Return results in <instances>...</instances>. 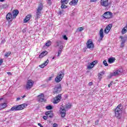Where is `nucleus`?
I'll return each mask as SVG.
<instances>
[{"label": "nucleus", "instance_id": "obj_46", "mask_svg": "<svg viewBox=\"0 0 127 127\" xmlns=\"http://www.w3.org/2000/svg\"><path fill=\"white\" fill-rule=\"evenodd\" d=\"M2 62H3L2 59L0 60V66L1 65V64H2Z\"/></svg>", "mask_w": 127, "mask_h": 127}, {"label": "nucleus", "instance_id": "obj_12", "mask_svg": "<svg viewBox=\"0 0 127 127\" xmlns=\"http://www.w3.org/2000/svg\"><path fill=\"white\" fill-rule=\"evenodd\" d=\"M96 64H98V61H94L93 62L90 63L89 65H87V69H92Z\"/></svg>", "mask_w": 127, "mask_h": 127}, {"label": "nucleus", "instance_id": "obj_22", "mask_svg": "<svg viewBox=\"0 0 127 127\" xmlns=\"http://www.w3.org/2000/svg\"><path fill=\"white\" fill-rule=\"evenodd\" d=\"M77 3H78V0H72L69 3V4L70 5H76Z\"/></svg>", "mask_w": 127, "mask_h": 127}, {"label": "nucleus", "instance_id": "obj_62", "mask_svg": "<svg viewBox=\"0 0 127 127\" xmlns=\"http://www.w3.org/2000/svg\"><path fill=\"white\" fill-rule=\"evenodd\" d=\"M55 58V57H53V59H54Z\"/></svg>", "mask_w": 127, "mask_h": 127}, {"label": "nucleus", "instance_id": "obj_61", "mask_svg": "<svg viewBox=\"0 0 127 127\" xmlns=\"http://www.w3.org/2000/svg\"><path fill=\"white\" fill-rule=\"evenodd\" d=\"M48 1H51V0H48Z\"/></svg>", "mask_w": 127, "mask_h": 127}, {"label": "nucleus", "instance_id": "obj_23", "mask_svg": "<svg viewBox=\"0 0 127 127\" xmlns=\"http://www.w3.org/2000/svg\"><path fill=\"white\" fill-rule=\"evenodd\" d=\"M7 107V105H6V103H1L0 104V110H2L3 109H5Z\"/></svg>", "mask_w": 127, "mask_h": 127}, {"label": "nucleus", "instance_id": "obj_21", "mask_svg": "<svg viewBox=\"0 0 127 127\" xmlns=\"http://www.w3.org/2000/svg\"><path fill=\"white\" fill-rule=\"evenodd\" d=\"M48 53V52H47V51H45L41 53L40 54V55H39V58H43V57H44V56H46V55H47V54Z\"/></svg>", "mask_w": 127, "mask_h": 127}, {"label": "nucleus", "instance_id": "obj_26", "mask_svg": "<svg viewBox=\"0 0 127 127\" xmlns=\"http://www.w3.org/2000/svg\"><path fill=\"white\" fill-rule=\"evenodd\" d=\"M105 74L104 71H102L98 74V78L99 79H102V77H103V75Z\"/></svg>", "mask_w": 127, "mask_h": 127}, {"label": "nucleus", "instance_id": "obj_14", "mask_svg": "<svg viewBox=\"0 0 127 127\" xmlns=\"http://www.w3.org/2000/svg\"><path fill=\"white\" fill-rule=\"evenodd\" d=\"M112 26H113V25L112 24H109L105 28L104 30L105 33L108 34L109 32H110V30H111V29L112 28Z\"/></svg>", "mask_w": 127, "mask_h": 127}, {"label": "nucleus", "instance_id": "obj_7", "mask_svg": "<svg viewBox=\"0 0 127 127\" xmlns=\"http://www.w3.org/2000/svg\"><path fill=\"white\" fill-rule=\"evenodd\" d=\"M61 85H56L53 90L54 94H59L62 91Z\"/></svg>", "mask_w": 127, "mask_h": 127}, {"label": "nucleus", "instance_id": "obj_15", "mask_svg": "<svg viewBox=\"0 0 127 127\" xmlns=\"http://www.w3.org/2000/svg\"><path fill=\"white\" fill-rule=\"evenodd\" d=\"M32 15H31V14H28L26 16L25 18L24 19V22H25V23H26L27 21H29V20H30V18H32Z\"/></svg>", "mask_w": 127, "mask_h": 127}, {"label": "nucleus", "instance_id": "obj_58", "mask_svg": "<svg viewBox=\"0 0 127 127\" xmlns=\"http://www.w3.org/2000/svg\"><path fill=\"white\" fill-rule=\"evenodd\" d=\"M4 0H0V1L2 2V1H4Z\"/></svg>", "mask_w": 127, "mask_h": 127}, {"label": "nucleus", "instance_id": "obj_51", "mask_svg": "<svg viewBox=\"0 0 127 127\" xmlns=\"http://www.w3.org/2000/svg\"><path fill=\"white\" fill-rule=\"evenodd\" d=\"M99 124V120H97L96 122H95V125H97Z\"/></svg>", "mask_w": 127, "mask_h": 127}, {"label": "nucleus", "instance_id": "obj_34", "mask_svg": "<svg viewBox=\"0 0 127 127\" xmlns=\"http://www.w3.org/2000/svg\"><path fill=\"white\" fill-rule=\"evenodd\" d=\"M82 30H84V28L83 27H79L77 28V31H79V32H81Z\"/></svg>", "mask_w": 127, "mask_h": 127}, {"label": "nucleus", "instance_id": "obj_35", "mask_svg": "<svg viewBox=\"0 0 127 127\" xmlns=\"http://www.w3.org/2000/svg\"><path fill=\"white\" fill-rule=\"evenodd\" d=\"M51 114H52V111H47L45 113L46 116H49Z\"/></svg>", "mask_w": 127, "mask_h": 127}, {"label": "nucleus", "instance_id": "obj_45", "mask_svg": "<svg viewBox=\"0 0 127 127\" xmlns=\"http://www.w3.org/2000/svg\"><path fill=\"white\" fill-rule=\"evenodd\" d=\"M98 0H90L91 2H96Z\"/></svg>", "mask_w": 127, "mask_h": 127}, {"label": "nucleus", "instance_id": "obj_25", "mask_svg": "<svg viewBox=\"0 0 127 127\" xmlns=\"http://www.w3.org/2000/svg\"><path fill=\"white\" fill-rule=\"evenodd\" d=\"M8 7V5H7V4H6V3L0 5L1 8H3V9H5V8H7Z\"/></svg>", "mask_w": 127, "mask_h": 127}, {"label": "nucleus", "instance_id": "obj_57", "mask_svg": "<svg viewBox=\"0 0 127 127\" xmlns=\"http://www.w3.org/2000/svg\"><path fill=\"white\" fill-rule=\"evenodd\" d=\"M59 14H62V11H60L59 12Z\"/></svg>", "mask_w": 127, "mask_h": 127}, {"label": "nucleus", "instance_id": "obj_30", "mask_svg": "<svg viewBox=\"0 0 127 127\" xmlns=\"http://www.w3.org/2000/svg\"><path fill=\"white\" fill-rule=\"evenodd\" d=\"M10 54H11V52H8L5 54L4 56H5V57H6L7 58V57H8V56H9L10 55Z\"/></svg>", "mask_w": 127, "mask_h": 127}, {"label": "nucleus", "instance_id": "obj_37", "mask_svg": "<svg viewBox=\"0 0 127 127\" xmlns=\"http://www.w3.org/2000/svg\"><path fill=\"white\" fill-rule=\"evenodd\" d=\"M103 64L105 65V66H108V63H107V61H103Z\"/></svg>", "mask_w": 127, "mask_h": 127}, {"label": "nucleus", "instance_id": "obj_2", "mask_svg": "<svg viewBox=\"0 0 127 127\" xmlns=\"http://www.w3.org/2000/svg\"><path fill=\"white\" fill-rule=\"evenodd\" d=\"M123 112V106L119 104L117 107L115 109L114 113L115 114V116L117 119H121L122 113Z\"/></svg>", "mask_w": 127, "mask_h": 127}, {"label": "nucleus", "instance_id": "obj_55", "mask_svg": "<svg viewBox=\"0 0 127 127\" xmlns=\"http://www.w3.org/2000/svg\"><path fill=\"white\" fill-rule=\"evenodd\" d=\"M111 86H112V83H110V84L108 85L109 88H110V87H111Z\"/></svg>", "mask_w": 127, "mask_h": 127}, {"label": "nucleus", "instance_id": "obj_42", "mask_svg": "<svg viewBox=\"0 0 127 127\" xmlns=\"http://www.w3.org/2000/svg\"><path fill=\"white\" fill-rule=\"evenodd\" d=\"M53 127H58V125H57V124H56V123H55L53 124Z\"/></svg>", "mask_w": 127, "mask_h": 127}, {"label": "nucleus", "instance_id": "obj_36", "mask_svg": "<svg viewBox=\"0 0 127 127\" xmlns=\"http://www.w3.org/2000/svg\"><path fill=\"white\" fill-rule=\"evenodd\" d=\"M120 38L122 39V42L123 43H125L126 42V39H125L124 37H123V36H121Z\"/></svg>", "mask_w": 127, "mask_h": 127}, {"label": "nucleus", "instance_id": "obj_39", "mask_svg": "<svg viewBox=\"0 0 127 127\" xmlns=\"http://www.w3.org/2000/svg\"><path fill=\"white\" fill-rule=\"evenodd\" d=\"M63 50V45H61L60 48H59V50L62 51Z\"/></svg>", "mask_w": 127, "mask_h": 127}, {"label": "nucleus", "instance_id": "obj_32", "mask_svg": "<svg viewBox=\"0 0 127 127\" xmlns=\"http://www.w3.org/2000/svg\"><path fill=\"white\" fill-rule=\"evenodd\" d=\"M46 109L47 110H52V109H53V107H52V106L51 105H49L46 106Z\"/></svg>", "mask_w": 127, "mask_h": 127}, {"label": "nucleus", "instance_id": "obj_4", "mask_svg": "<svg viewBox=\"0 0 127 127\" xmlns=\"http://www.w3.org/2000/svg\"><path fill=\"white\" fill-rule=\"evenodd\" d=\"M64 75H65V74L64 73V71L63 70H61L58 72V75L55 79L56 83L61 82V81H62V79H63V77H64Z\"/></svg>", "mask_w": 127, "mask_h": 127}, {"label": "nucleus", "instance_id": "obj_18", "mask_svg": "<svg viewBox=\"0 0 127 127\" xmlns=\"http://www.w3.org/2000/svg\"><path fill=\"white\" fill-rule=\"evenodd\" d=\"M38 99L40 102H43L44 101V94L41 93L40 95L38 96Z\"/></svg>", "mask_w": 127, "mask_h": 127}, {"label": "nucleus", "instance_id": "obj_10", "mask_svg": "<svg viewBox=\"0 0 127 127\" xmlns=\"http://www.w3.org/2000/svg\"><path fill=\"white\" fill-rule=\"evenodd\" d=\"M122 74V71L121 69H118L114 71L113 73H110V78H112L114 76H118V75H121Z\"/></svg>", "mask_w": 127, "mask_h": 127}, {"label": "nucleus", "instance_id": "obj_16", "mask_svg": "<svg viewBox=\"0 0 127 127\" xmlns=\"http://www.w3.org/2000/svg\"><path fill=\"white\" fill-rule=\"evenodd\" d=\"M61 114L62 118H65V116H66V110H65V108H61Z\"/></svg>", "mask_w": 127, "mask_h": 127}, {"label": "nucleus", "instance_id": "obj_11", "mask_svg": "<svg viewBox=\"0 0 127 127\" xmlns=\"http://www.w3.org/2000/svg\"><path fill=\"white\" fill-rule=\"evenodd\" d=\"M6 18L8 21H12V19H13V16L12 15L11 13L9 12L7 14L6 16Z\"/></svg>", "mask_w": 127, "mask_h": 127}, {"label": "nucleus", "instance_id": "obj_53", "mask_svg": "<svg viewBox=\"0 0 127 127\" xmlns=\"http://www.w3.org/2000/svg\"><path fill=\"white\" fill-rule=\"evenodd\" d=\"M52 80V77H50L49 78V81H51Z\"/></svg>", "mask_w": 127, "mask_h": 127}, {"label": "nucleus", "instance_id": "obj_6", "mask_svg": "<svg viewBox=\"0 0 127 127\" xmlns=\"http://www.w3.org/2000/svg\"><path fill=\"white\" fill-rule=\"evenodd\" d=\"M33 84H34V82L32 80H29L27 82L26 85L25 86V88L26 90H30L32 87H33Z\"/></svg>", "mask_w": 127, "mask_h": 127}, {"label": "nucleus", "instance_id": "obj_52", "mask_svg": "<svg viewBox=\"0 0 127 127\" xmlns=\"http://www.w3.org/2000/svg\"><path fill=\"white\" fill-rule=\"evenodd\" d=\"M10 111H11V110H10V109H9V110L5 111V113H9Z\"/></svg>", "mask_w": 127, "mask_h": 127}, {"label": "nucleus", "instance_id": "obj_54", "mask_svg": "<svg viewBox=\"0 0 127 127\" xmlns=\"http://www.w3.org/2000/svg\"><path fill=\"white\" fill-rule=\"evenodd\" d=\"M7 74H8V75H11V72H7Z\"/></svg>", "mask_w": 127, "mask_h": 127}, {"label": "nucleus", "instance_id": "obj_33", "mask_svg": "<svg viewBox=\"0 0 127 127\" xmlns=\"http://www.w3.org/2000/svg\"><path fill=\"white\" fill-rule=\"evenodd\" d=\"M61 8H67V6L65 4L62 3Z\"/></svg>", "mask_w": 127, "mask_h": 127}, {"label": "nucleus", "instance_id": "obj_5", "mask_svg": "<svg viewBox=\"0 0 127 127\" xmlns=\"http://www.w3.org/2000/svg\"><path fill=\"white\" fill-rule=\"evenodd\" d=\"M86 44V49H93L94 47V43H93V41L91 39L88 40Z\"/></svg>", "mask_w": 127, "mask_h": 127}, {"label": "nucleus", "instance_id": "obj_27", "mask_svg": "<svg viewBox=\"0 0 127 127\" xmlns=\"http://www.w3.org/2000/svg\"><path fill=\"white\" fill-rule=\"evenodd\" d=\"M127 28H126V27H125L122 31V34H125V33H127Z\"/></svg>", "mask_w": 127, "mask_h": 127}, {"label": "nucleus", "instance_id": "obj_24", "mask_svg": "<svg viewBox=\"0 0 127 127\" xmlns=\"http://www.w3.org/2000/svg\"><path fill=\"white\" fill-rule=\"evenodd\" d=\"M116 60V59H115V58H110L108 59V63L110 64H111V63H114V62H115V61Z\"/></svg>", "mask_w": 127, "mask_h": 127}, {"label": "nucleus", "instance_id": "obj_44", "mask_svg": "<svg viewBox=\"0 0 127 127\" xmlns=\"http://www.w3.org/2000/svg\"><path fill=\"white\" fill-rule=\"evenodd\" d=\"M60 43H61V41L57 42V46H59V44H60Z\"/></svg>", "mask_w": 127, "mask_h": 127}, {"label": "nucleus", "instance_id": "obj_49", "mask_svg": "<svg viewBox=\"0 0 127 127\" xmlns=\"http://www.w3.org/2000/svg\"><path fill=\"white\" fill-rule=\"evenodd\" d=\"M38 126H39V127H43V126H42V125H41V124H40V123H38Z\"/></svg>", "mask_w": 127, "mask_h": 127}, {"label": "nucleus", "instance_id": "obj_56", "mask_svg": "<svg viewBox=\"0 0 127 127\" xmlns=\"http://www.w3.org/2000/svg\"><path fill=\"white\" fill-rule=\"evenodd\" d=\"M19 100H20V98H17L16 99V101H19Z\"/></svg>", "mask_w": 127, "mask_h": 127}, {"label": "nucleus", "instance_id": "obj_1", "mask_svg": "<svg viewBox=\"0 0 127 127\" xmlns=\"http://www.w3.org/2000/svg\"><path fill=\"white\" fill-rule=\"evenodd\" d=\"M43 9V4L42 3H40L38 6V8L36 10V15L35 16V20L36 21H37L39 18H40V16H41V11Z\"/></svg>", "mask_w": 127, "mask_h": 127}, {"label": "nucleus", "instance_id": "obj_40", "mask_svg": "<svg viewBox=\"0 0 127 127\" xmlns=\"http://www.w3.org/2000/svg\"><path fill=\"white\" fill-rule=\"evenodd\" d=\"M62 52V51L59 50L58 55V57H59L60 56V55H61Z\"/></svg>", "mask_w": 127, "mask_h": 127}, {"label": "nucleus", "instance_id": "obj_50", "mask_svg": "<svg viewBox=\"0 0 127 127\" xmlns=\"http://www.w3.org/2000/svg\"><path fill=\"white\" fill-rule=\"evenodd\" d=\"M48 4H49V5H51V1L48 0Z\"/></svg>", "mask_w": 127, "mask_h": 127}, {"label": "nucleus", "instance_id": "obj_13", "mask_svg": "<svg viewBox=\"0 0 127 127\" xmlns=\"http://www.w3.org/2000/svg\"><path fill=\"white\" fill-rule=\"evenodd\" d=\"M100 3L102 6H108L109 5V0H101Z\"/></svg>", "mask_w": 127, "mask_h": 127}, {"label": "nucleus", "instance_id": "obj_60", "mask_svg": "<svg viewBox=\"0 0 127 127\" xmlns=\"http://www.w3.org/2000/svg\"><path fill=\"white\" fill-rule=\"evenodd\" d=\"M3 98H0V101H1Z\"/></svg>", "mask_w": 127, "mask_h": 127}, {"label": "nucleus", "instance_id": "obj_48", "mask_svg": "<svg viewBox=\"0 0 127 127\" xmlns=\"http://www.w3.org/2000/svg\"><path fill=\"white\" fill-rule=\"evenodd\" d=\"M43 119L44 120H47V117H46V116H43Z\"/></svg>", "mask_w": 127, "mask_h": 127}, {"label": "nucleus", "instance_id": "obj_19", "mask_svg": "<svg viewBox=\"0 0 127 127\" xmlns=\"http://www.w3.org/2000/svg\"><path fill=\"white\" fill-rule=\"evenodd\" d=\"M99 35L100 40H102L103 38H104V30L102 28L100 30Z\"/></svg>", "mask_w": 127, "mask_h": 127}, {"label": "nucleus", "instance_id": "obj_20", "mask_svg": "<svg viewBox=\"0 0 127 127\" xmlns=\"http://www.w3.org/2000/svg\"><path fill=\"white\" fill-rule=\"evenodd\" d=\"M48 63H49V60H47L43 64L40 65L39 67H40V68H44L45 66H47V65H48Z\"/></svg>", "mask_w": 127, "mask_h": 127}, {"label": "nucleus", "instance_id": "obj_3", "mask_svg": "<svg viewBox=\"0 0 127 127\" xmlns=\"http://www.w3.org/2000/svg\"><path fill=\"white\" fill-rule=\"evenodd\" d=\"M27 107V104H23L21 105H16L13 106L10 109V111H21L23 110V109H25Z\"/></svg>", "mask_w": 127, "mask_h": 127}, {"label": "nucleus", "instance_id": "obj_9", "mask_svg": "<svg viewBox=\"0 0 127 127\" xmlns=\"http://www.w3.org/2000/svg\"><path fill=\"white\" fill-rule=\"evenodd\" d=\"M61 99H62V95L59 94L54 98V100L53 101L54 104H58V103L60 102Z\"/></svg>", "mask_w": 127, "mask_h": 127}, {"label": "nucleus", "instance_id": "obj_28", "mask_svg": "<svg viewBox=\"0 0 127 127\" xmlns=\"http://www.w3.org/2000/svg\"><path fill=\"white\" fill-rule=\"evenodd\" d=\"M69 1V0H61V3L63 4H67Z\"/></svg>", "mask_w": 127, "mask_h": 127}, {"label": "nucleus", "instance_id": "obj_41", "mask_svg": "<svg viewBox=\"0 0 127 127\" xmlns=\"http://www.w3.org/2000/svg\"><path fill=\"white\" fill-rule=\"evenodd\" d=\"M47 117H49V118H53V114L52 113L50 115H47Z\"/></svg>", "mask_w": 127, "mask_h": 127}, {"label": "nucleus", "instance_id": "obj_38", "mask_svg": "<svg viewBox=\"0 0 127 127\" xmlns=\"http://www.w3.org/2000/svg\"><path fill=\"white\" fill-rule=\"evenodd\" d=\"M63 38L64 40H68V37L66 35L63 36Z\"/></svg>", "mask_w": 127, "mask_h": 127}, {"label": "nucleus", "instance_id": "obj_8", "mask_svg": "<svg viewBox=\"0 0 127 127\" xmlns=\"http://www.w3.org/2000/svg\"><path fill=\"white\" fill-rule=\"evenodd\" d=\"M103 17L104 18H111V17H113V13L110 11L105 12L103 14Z\"/></svg>", "mask_w": 127, "mask_h": 127}, {"label": "nucleus", "instance_id": "obj_31", "mask_svg": "<svg viewBox=\"0 0 127 127\" xmlns=\"http://www.w3.org/2000/svg\"><path fill=\"white\" fill-rule=\"evenodd\" d=\"M64 109H71V105L66 104L64 106Z\"/></svg>", "mask_w": 127, "mask_h": 127}, {"label": "nucleus", "instance_id": "obj_47", "mask_svg": "<svg viewBox=\"0 0 127 127\" xmlns=\"http://www.w3.org/2000/svg\"><path fill=\"white\" fill-rule=\"evenodd\" d=\"M89 86H92L93 85V82H90L88 83Z\"/></svg>", "mask_w": 127, "mask_h": 127}, {"label": "nucleus", "instance_id": "obj_29", "mask_svg": "<svg viewBox=\"0 0 127 127\" xmlns=\"http://www.w3.org/2000/svg\"><path fill=\"white\" fill-rule=\"evenodd\" d=\"M46 46L49 47L51 45V41H49L45 44Z\"/></svg>", "mask_w": 127, "mask_h": 127}, {"label": "nucleus", "instance_id": "obj_17", "mask_svg": "<svg viewBox=\"0 0 127 127\" xmlns=\"http://www.w3.org/2000/svg\"><path fill=\"white\" fill-rule=\"evenodd\" d=\"M19 13V11H18V10L15 9L13 10L12 11V14H13V19L15 18L16 16H17V15Z\"/></svg>", "mask_w": 127, "mask_h": 127}, {"label": "nucleus", "instance_id": "obj_43", "mask_svg": "<svg viewBox=\"0 0 127 127\" xmlns=\"http://www.w3.org/2000/svg\"><path fill=\"white\" fill-rule=\"evenodd\" d=\"M125 46V43H121V47H124Z\"/></svg>", "mask_w": 127, "mask_h": 127}, {"label": "nucleus", "instance_id": "obj_59", "mask_svg": "<svg viewBox=\"0 0 127 127\" xmlns=\"http://www.w3.org/2000/svg\"><path fill=\"white\" fill-rule=\"evenodd\" d=\"M25 97H26V96L24 95V96L22 97V98H25Z\"/></svg>", "mask_w": 127, "mask_h": 127}]
</instances>
